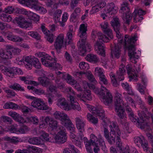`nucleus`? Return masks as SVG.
Wrapping results in <instances>:
<instances>
[{
	"instance_id": "7",
	"label": "nucleus",
	"mask_w": 153,
	"mask_h": 153,
	"mask_svg": "<svg viewBox=\"0 0 153 153\" xmlns=\"http://www.w3.org/2000/svg\"><path fill=\"white\" fill-rule=\"evenodd\" d=\"M89 110L94 115H97L99 118L102 120L105 123H106L108 119L105 117L104 111L102 109V107L98 105L96 107L89 105Z\"/></svg>"
},
{
	"instance_id": "24",
	"label": "nucleus",
	"mask_w": 153,
	"mask_h": 153,
	"mask_svg": "<svg viewBox=\"0 0 153 153\" xmlns=\"http://www.w3.org/2000/svg\"><path fill=\"white\" fill-rule=\"evenodd\" d=\"M117 9L118 8L115 6L114 3H111L107 6L105 11L107 13H110L112 15L113 14H115L117 13Z\"/></svg>"
},
{
	"instance_id": "23",
	"label": "nucleus",
	"mask_w": 153,
	"mask_h": 153,
	"mask_svg": "<svg viewBox=\"0 0 153 153\" xmlns=\"http://www.w3.org/2000/svg\"><path fill=\"white\" fill-rule=\"evenodd\" d=\"M56 105L62 109L67 111L70 110L69 105L65 99L63 98L59 99L56 102Z\"/></svg>"
},
{
	"instance_id": "62",
	"label": "nucleus",
	"mask_w": 153,
	"mask_h": 153,
	"mask_svg": "<svg viewBox=\"0 0 153 153\" xmlns=\"http://www.w3.org/2000/svg\"><path fill=\"white\" fill-rule=\"evenodd\" d=\"M15 120L20 123H23L26 122V120L23 117L19 114H18Z\"/></svg>"
},
{
	"instance_id": "21",
	"label": "nucleus",
	"mask_w": 153,
	"mask_h": 153,
	"mask_svg": "<svg viewBox=\"0 0 153 153\" xmlns=\"http://www.w3.org/2000/svg\"><path fill=\"white\" fill-rule=\"evenodd\" d=\"M10 47V45H7L6 47V51H2L0 52V56L1 58L6 59H10L12 58L13 55Z\"/></svg>"
},
{
	"instance_id": "29",
	"label": "nucleus",
	"mask_w": 153,
	"mask_h": 153,
	"mask_svg": "<svg viewBox=\"0 0 153 153\" xmlns=\"http://www.w3.org/2000/svg\"><path fill=\"white\" fill-rule=\"evenodd\" d=\"M120 153H139L137 150L135 148H132L131 150L129 146L127 145L123 149H120Z\"/></svg>"
},
{
	"instance_id": "14",
	"label": "nucleus",
	"mask_w": 153,
	"mask_h": 153,
	"mask_svg": "<svg viewBox=\"0 0 153 153\" xmlns=\"http://www.w3.org/2000/svg\"><path fill=\"white\" fill-rule=\"evenodd\" d=\"M15 21L18 26L22 28L27 29L32 26L31 22L27 21L24 17L22 16L16 17Z\"/></svg>"
},
{
	"instance_id": "59",
	"label": "nucleus",
	"mask_w": 153,
	"mask_h": 153,
	"mask_svg": "<svg viewBox=\"0 0 153 153\" xmlns=\"http://www.w3.org/2000/svg\"><path fill=\"white\" fill-rule=\"evenodd\" d=\"M14 8L12 6H8L5 7L3 12L6 13L11 14L13 13Z\"/></svg>"
},
{
	"instance_id": "16",
	"label": "nucleus",
	"mask_w": 153,
	"mask_h": 153,
	"mask_svg": "<svg viewBox=\"0 0 153 153\" xmlns=\"http://www.w3.org/2000/svg\"><path fill=\"white\" fill-rule=\"evenodd\" d=\"M111 24L116 33L117 37L118 39L121 38V35L119 31L120 23L119 19L117 17L114 18L111 22Z\"/></svg>"
},
{
	"instance_id": "26",
	"label": "nucleus",
	"mask_w": 153,
	"mask_h": 153,
	"mask_svg": "<svg viewBox=\"0 0 153 153\" xmlns=\"http://www.w3.org/2000/svg\"><path fill=\"white\" fill-rule=\"evenodd\" d=\"M100 26L101 27L104 29V32L111 39H112L113 36L112 34V31L111 29L108 28V24L107 22H105L102 23Z\"/></svg>"
},
{
	"instance_id": "32",
	"label": "nucleus",
	"mask_w": 153,
	"mask_h": 153,
	"mask_svg": "<svg viewBox=\"0 0 153 153\" xmlns=\"http://www.w3.org/2000/svg\"><path fill=\"white\" fill-rule=\"evenodd\" d=\"M68 83L73 85V86L75 88V89H76L77 91H82V88L80 85L79 84L77 83L76 81L74 79H69L68 80Z\"/></svg>"
},
{
	"instance_id": "57",
	"label": "nucleus",
	"mask_w": 153,
	"mask_h": 153,
	"mask_svg": "<svg viewBox=\"0 0 153 153\" xmlns=\"http://www.w3.org/2000/svg\"><path fill=\"white\" fill-rule=\"evenodd\" d=\"M70 105L72 108L74 110H77L78 111H80L81 110V108L77 102Z\"/></svg>"
},
{
	"instance_id": "9",
	"label": "nucleus",
	"mask_w": 153,
	"mask_h": 153,
	"mask_svg": "<svg viewBox=\"0 0 153 153\" xmlns=\"http://www.w3.org/2000/svg\"><path fill=\"white\" fill-rule=\"evenodd\" d=\"M45 120L52 130L58 131L61 128H63V127L58 125L56 120L49 116L45 117Z\"/></svg>"
},
{
	"instance_id": "41",
	"label": "nucleus",
	"mask_w": 153,
	"mask_h": 153,
	"mask_svg": "<svg viewBox=\"0 0 153 153\" xmlns=\"http://www.w3.org/2000/svg\"><path fill=\"white\" fill-rule=\"evenodd\" d=\"M142 82L144 84V86H143L140 83H138L137 85V88L138 91L142 94H145V90L146 89V85L145 84V82L143 80Z\"/></svg>"
},
{
	"instance_id": "33",
	"label": "nucleus",
	"mask_w": 153,
	"mask_h": 153,
	"mask_svg": "<svg viewBox=\"0 0 153 153\" xmlns=\"http://www.w3.org/2000/svg\"><path fill=\"white\" fill-rule=\"evenodd\" d=\"M38 81L39 84H41L43 87H46L50 84L49 79L46 77H40L38 78Z\"/></svg>"
},
{
	"instance_id": "61",
	"label": "nucleus",
	"mask_w": 153,
	"mask_h": 153,
	"mask_svg": "<svg viewBox=\"0 0 153 153\" xmlns=\"http://www.w3.org/2000/svg\"><path fill=\"white\" fill-rule=\"evenodd\" d=\"M85 74V72L82 71H75L74 73V75L76 78H81L82 77L83 75Z\"/></svg>"
},
{
	"instance_id": "43",
	"label": "nucleus",
	"mask_w": 153,
	"mask_h": 153,
	"mask_svg": "<svg viewBox=\"0 0 153 153\" xmlns=\"http://www.w3.org/2000/svg\"><path fill=\"white\" fill-rule=\"evenodd\" d=\"M10 68H7L3 65L0 64V70L1 72L7 76H9Z\"/></svg>"
},
{
	"instance_id": "4",
	"label": "nucleus",
	"mask_w": 153,
	"mask_h": 153,
	"mask_svg": "<svg viewBox=\"0 0 153 153\" xmlns=\"http://www.w3.org/2000/svg\"><path fill=\"white\" fill-rule=\"evenodd\" d=\"M111 126L112 127L110 133L106 128L104 129V136L108 142L110 144H114L115 142V139L118 142L120 141V136L121 131L119 126L114 123H113Z\"/></svg>"
},
{
	"instance_id": "36",
	"label": "nucleus",
	"mask_w": 153,
	"mask_h": 153,
	"mask_svg": "<svg viewBox=\"0 0 153 153\" xmlns=\"http://www.w3.org/2000/svg\"><path fill=\"white\" fill-rule=\"evenodd\" d=\"M0 19L4 22H11L12 18L10 15L5 13H2L0 16Z\"/></svg>"
},
{
	"instance_id": "8",
	"label": "nucleus",
	"mask_w": 153,
	"mask_h": 153,
	"mask_svg": "<svg viewBox=\"0 0 153 153\" xmlns=\"http://www.w3.org/2000/svg\"><path fill=\"white\" fill-rule=\"evenodd\" d=\"M29 98L34 99L31 104V105L34 108L40 110H46L48 109V107L40 99L36 98L32 96H29Z\"/></svg>"
},
{
	"instance_id": "18",
	"label": "nucleus",
	"mask_w": 153,
	"mask_h": 153,
	"mask_svg": "<svg viewBox=\"0 0 153 153\" xmlns=\"http://www.w3.org/2000/svg\"><path fill=\"white\" fill-rule=\"evenodd\" d=\"M64 39V36L62 34L59 35L56 39L54 46L58 53L60 52V49L63 47Z\"/></svg>"
},
{
	"instance_id": "35",
	"label": "nucleus",
	"mask_w": 153,
	"mask_h": 153,
	"mask_svg": "<svg viewBox=\"0 0 153 153\" xmlns=\"http://www.w3.org/2000/svg\"><path fill=\"white\" fill-rule=\"evenodd\" d=\"M61 116V119H59V120L61 121L63 125L67 122H68L69 123H71L69 118L67 114L62 112Z\"/></svg>"
},
{
	"instance_id": "40",
	"label": "nucleus",
	"mask_w": 153,
	"mask_h": 153,
	"mask_svg": "<svg viewBox=\"0 0 153 153\" xmlns=\"http://www.w3.org/2000/svg\"><path fill=\"white\" fill-rule=\"evenodd\" d=\"M32 60V65H33L36 68H41V64L37 58L33 56Z\"/></svg>"
},
{
	"instance_id": "11",
	"label": "nucleus",
	"mask_w": 153,
	"mask_h": 153,
	"mask_svg": "<svg viewBox=\"0 0 153 153\" xmlns=\"http://www.w3.org/2000/svg\"><path fill=\"white\" fill-rule=\"evenodd\" d=\"M55 137V141L58 143H63L66 142L67 140L65 129L63 127V128H61Z\"/></svg>"
},
{
	"instance_id": "58",
	"label": "nucleus",
	"mask_w": 153,
	"mask_h": 153,
	"mask_svg": "<svg viewBox=\"0 0 153 153\" xmlns=\"http://www.w3.org/2000/svg\"><path fill=\"white\" fill-rule=\"evenodd\" d=\"M79 67L81 69L86 70L88 69L89 66L88 63L82 62L79 63Z\"/></svg>"
},
{
	"instance_id": "47",
	"label": "nucleus",
	"mask_w": 153,
	"mask_h": 153,
	"mask_svg": "<svg viewBox=\"0 0 153 153\" xmlns=\"http://www.w3.org/2000/svg\"><path fill=\"white\" fill-rule=\"evenodd\" d=\"M82 96L83 97L85 98V99L89 100H91L92 99L91 91L89 90H87L85 91Z\"/></svg>"
},
{
	"instance_id": "6",
	"label": "nucleus",
	"mask_w": 153,
	"mask_h": 153,
	"mask_svg": "<svg viewBox=\"0 0 153 153\" xmlns=\"http://www.w3.org/2000/svg\"><path fill=\"white\" fill-rule=\"evenodd\" d=\"M56 58L53 59L49 55H46L41 58V61L42 64L46 66L61 70L62 67L60 64L56 62Z\"/></svg>"
},
{
	"instance_id": "39",
	"label": "nucleus",
	"mask_w": 153,
	"mask_h": 153,
	"mask_svg": "<svg viewBox=\"0 0 153 153\" xmlns=\"http://www.w3.org/2000/svg\"><path fill=\"white\" fill-rule=\"evenodd\" d=\"M28 149L33 153H42L43 151L42 149L33 146H28Z\"/></svg>"
},
{
	"instance_id": "46",
	"label": "nucleus",
	"mask_w": 153,
	"mask_h": 153,
	"mask_svg": "<svg viewBox=\"0 0 153 153\" xmlns=\"http://www.w3.org/2000/svg\"><path fill=\"white\" fill-rule=\"evenodd\" d=\"M146 12L141 8H137L135 9L134 12L132 14V16L134 17V15H139L142 16L146 14Z\"/></svg>"
},
{
	"instance_id": "17",
	"label": "nucleus",
	"mask_w": 153,
	"mask_h": 153,
	"mask_svg": "<svg viewBox=\"0 0 153 153\" xmlns=\"http://www.w3.org/2000/svg\"><path fill=\"white\" fill-rule=\"evenodd\" d=\"M123 105H119L115 106V111L117 113V114L120 119L124 120V122H122V121H121V123L123 125L125 123L126 124L128 125V123H126L125 120L126 114L125 112V110L123 108Z\"/></svg>"
},
{
	"instance_id": "42",
	"label": "nucleus",
	"mask_w": 153,
	"mask_h": 153,
	"mask_svg": "<svg viewBox=\"0 0 153 153\" xmlns=\"http://www.w3.org/2000/svg\"><path fill=\"white\" fill-rule=\"evenodd\" d=\"M33 9L36 11H39L40 13H45L47 12V10L45 8L39 6L36 4L35 5L33 6Z\"/></svg>"
},
{
	"instance_id": "50",
	"label": "nucleus",
	"mask_w": 153,
	"mask_h": 153,
	"mask_svg": "<svg viewBox=\"0 0 153 153\" xmlns=\"http://www.w3.org/2000/svg\"><path fill=\"white\" fill-rule=\"evenodd\" d=\"M70 122L71 123H69L68 122L66 123L65 124H64V126L68 127V129L70 131V132H75L74 126L72 123L71 120Z\"/></svg>"
},
{
	"instance_id": "38",
	"label": "nucleus",
	"mask_w": 153,
	"mask_h": 153,
	"mask_svg": "<svg viewBox=\"0 0 153 153\" xmlns=\"http://www.w3.org/2000/svg\"><path fill=\"white\" fill-rule=\"evenodd\" d=\"M86 117L87 120L92 123L95 124L98 123V120L97 118L94 117L90 113H88Z\"/></svg>"
},
{
	"instance_id": "22",
	"label": "nucleus",
	"mask_w": 153,
	"mask_h": 153,
	"mask_svg": "<svg viewBox=\"0 0 153 153\" xmlns=\"http://www.w3.org/2000/svg\"><path fill=\"white\" fill-rule=\"evenodd\" d=\"M73 27L72 25L69 26V29L66 34L65 38V43L66 45L71 44L73 41Z\"/></svg>"
},
{
	"instance_id": "1",
	"label": "nucleus",
	"mask_w": 153,
	"mask_h": 153,
	"mask_svg": "<svg viewBox=\"0 0 153 153\" xmlns=\"http://www.w3.org/2000/svg\"><path fill=\"white\" fill-rule=\"evenodd\" d=\"M87 27L85 25H81L79 27L78 34L80 37V39L77 43V45L79 47V54L82 56L84 55L87 51H89L91 47L90 44L87 42Z\"/></svg>"
},
{
	"instance_id": "52",
	"label": "nucleus",
	"mask_w": 153,
	"mask_h": 153,
	"mask_svg": "<svg viewBox=\"0 0 153 153\" xmlns=\"http://www.w3.org/2000/svg\"><path fill=\"white\" fill-rule=\"evenodd\" d=\"M99 83L102 85H107L108 83V81L105 75L99 77Z\"/></svg>"
},
{
	"instance_id": "64",
	"label": "nucleus",
	"mask_w": 153,
	"mask_h": 153,
	"mask_svg": "<svg viewBox=\"0 0 153 153\" xmlns=\"http://www.w3.org/2000/svg\"><path fill=\"white\" fill-rule=\"evenodd\" d=\"M27 130V127L25 125L21 126L18 129V132L21 134H24Z\"/></svg>"
},
{
	"instance_id": "51",
	"label": "nucleus",
	"mask_w": 153,
	"mask_h": 153,
	"mask_svg": "<svg viewBox=\"0 0 153 153\" xmlns=\"http://www.w3.org/2000/svg\"><path fill=\"white\" fill-rule=\"evenodd\" d=\"M95 73L99 77L105 75L103 69L99 67H97L95 68Z\"/></svg>"
},
{
	"instance_id": "19",
	"label": "nucleus",
	"mask_w": 153,
	"mask_h": 153,
	"mask_svg": "<svg viewBox=\"0 0 153 153\" xmlns=\"http://www.w3.org/2000/svg\"><path fill=\"white\" fill-rule=\"evenodd\" d=\"M33 56H24L22 59L19 61L18 62L19 64H21L23 62L25 65V67L29 70H30L32 68V62Z\"/></svg>"
},
{
	"instance_id": "28",
	"label": "nucleus",
	"mask_w": 153,
	"mask_h": 153,
	"mask_svg": "<svg viewBox=\"0 0 153 153\" xmlns=\"http://www.w3.org/2000/svg\"><path fill=\"white\" fill-rule=\"evenodd\" d=\"M115 106L119 105H124L123 101L122 99V98H121V94L117 90L115 91Z\"/></svg>"
},
{
	"instance_id": "20",
	"label": "nucleus",
	"mask_w": 153,
	"mask_h": 153,
	"mask_svg": "<svg viewBox=\"0 0 153 153\" xmlns=\"http://www.w3.org/2000/svg\"><path fill=\"white\" fill-rule=\"evenodd\" d=\"M75 121L79 131L83 132L84 131V126L85 125V122L83 118L81 116L76 117L75 118Z\"/></svg>"
},
{
	"instance_id": "30",
	"label": "nucleus",
	"mask_w": 153,
	"mask_h": 153,
	"mask_svg": "<svg viewBox=\"0 0 153 153\" xmlns=\"http://www.w3.org/2000/svg\"><path fill=\"white\" fill-rule=\"evenodd\" d=\"M86 58L88 61L93 63H96L100 61L99 59L96 55L92 54H88Z\"/></svg>"
},
{
	"instance_id": "12",
	"label": "nucleus",
	"mask_w": 153,
	"mask_h": 153,
	"mask_svg": "<svg viewBox=\"0 0 153 153\" xmlns=\"http://www.w3.org/2000/svg\"><path fill=\"white\" fill-rule=\"evenodd\" d=\"M134 141L135 143L138 146H141L144 151L147 152L149 149L148 142L143 136L135 137L134 138Z\"/></svg>"
},
{
	"instance_id": "37",
	"label": "nucleus",
	"mask_w": 153,
	"mask_h": 153,
	"mask_svg": "<svg viewBox=\"0 0 153 153\" xmlns=\"http://www.w3.org/2000/svg\"><path fill=\"white\" fill-rule=\"evenodd\" d=\"M25 1L24 5L32 9L33 6L35 5L38 2L37 0H25Z\"/></svg>"
},
{
	"instance_id": "54",
	"label": "nucleus",
	"mask_w": 153,
	"mask_h": 153,
	"mask_svg": "<svg viewBox=\"0 0 153 153\" xmlns=\"http://www.w3.org/2000/svg\"><path fill=\"white\" fill-rule=\"evenodd\" d=\"M33 92L34 93L39 95L45 94V91L41 88H35Z\"/></svg>"
},
{
	"instance_id": "53",
	"label": "nucleus",
	"mask_w": 153,
	"mask_h": 153,
	"mask_svg": "<svg viewBox=\"0 0 153 153\" xmlns=\"http://www.w3.org/2000/svg\"><path fill=\"white\" fill-rule=\"evenodd\" d=\"M28 34L37 40H39L40 39V36L36 32L30 31L28 32Z\"/></svg>"
},
{
	"instance_id": "13",
	"label": "nucleus",
	"mask_w": 153,
	"mask_h": 153,
	"mask_svg": "<svg viewBox=\"0 0 153 153\" xmlns=\"http://www.w3.org/2000/svg\"><path fill=\"white\" fill-rule=\"evenodd\" d=\"M130 115L128 116L131 121L133 122H137L138 123V127L142 129H145L147 125V123L142 116L138 118L135 116H134V114Z\"/></svg>"
},
{
	"instance_id": "10",
	"label": "nucleus",
	"mask_w": 153,
	"mask_h": 153,
	"mask_svg": "<svg viewBox=\"0 0 153 153\" xmlns=\"http://www.w3.org/2000/svg\"><path fill=\"white\" fill-rule=\"evenodd\" d=\"M120 12L126 15L125 22L126 24L129 25L132 16L131 13H129L130 9L128 6V3L126 2H124L122 5Z\"/></svg>"
},
{
	"instance_id": "3",
	"label": "nucleus",
	"mask_w": 153,
	"mask_h": 153,
	"mask_svg": "<svg viewBox=\"0 0 153 153\" xmlns=\"http://www.w3.org/2000/svg\"><path fill=\"white\" fill-rule=\"evenodd\" d=\"M91 36L93 39H94V40L96 38H98V39L94 45L95 50L99 54L103 57H105V50L102 42H108L109 40V38L103 35L102 33L95 31H92Z\"/></svg>"
},
{
	"instance_id": "44",
	"label": "nucleus",
	"mask_w": 153,
	"mask_h": 153,
	"mask_svg": "<svg viewBox=\"0 0 153 153\" xmlns=\"http://www.w3.org/2000/svg\"><path fill=\"white\" fill-rule=\"evenodd\" d=\"M28 141L29 143L33 144L38 145L41 143L40 139L38 137L30 138L29 139Z\"/></svg>"
},
{
	"instance_id": "15",
	"label": "nucleus",
	"mask_w": 153,
	"mask_h": 153,
	"mask_svg": "<svg viewBox=\"0 0 153 153\" xmlns=\"http://www.w3.org/2000/svg\"><path fill=\"white\" fill-rule=\"evenodd\" d=\"M118 42L115 44L114 48L112 49L111 55L114 56L117 59L119 58L121 54V49L123 44V39L119 40Z\"/></svg>"
},
{
	"instance_id": "2",
	"label": "nucleus",
	"mask_w": 153,
	"mask_h": 153,
	"mask_svg": "<svg viewBox=\"0 0 153 153\" xmlns=\"http://www.w3.org/2000/svg\"><path fill=\"white\" fill-rule=\"evenodd\" d=\"M137 37L134 36H130L127 35L125 36V42L123 44L124 48L128 50V55L130 61L134 64L137 63L136 59L139 58L138 55L135 51L136 49L134 45V42L137 39Z\"/></svg>"
},
{
	"instance_id": "48",
	"label": "nucleus",
	"mask_w": 153,
	"mask_h": 153,
	"mask_svg": "<svg viewBox=\"0 0 153 153\" xmlns=\"http://www.w3.org/2000/svg\"><path fill=\"white\" fill-rule=\"evenodd\" d=\"M10 88L13 89L15 90H18L22 91H24V89L22 88L19 84L15 83L12 85H11L9 86Z\"/></svg>"
},
{
	"instance_id": "49",
	"label": "nucleus",
	"mask_w": 153,
	"mask_h": 153,
	"mask_svg": "<svg viewBox=\"0 0 153 153\" xmlns=\"http://www.w3.org/2000/svg\"><path fill=\"white\" fill-rule=\"evenodd\" d=\"M7 37L8 39L16 42H20L23 40V39L22 38L18 36H7Z\"/></svg>"
},
{
	"instance_id": "5",
	"label": "nucleus",
	"mask_w": 153,
	"mask_h": 153,
	"mask_svg": "<svg viewBox=\"0 0 153 153\" xmlns=\"http://www.w3.org/2000/svg\"><path fill=\"white\" fill-rule=\"evenodd\" d=\"M93 91L95 93L101 96L102 101L105 105H108L112 102V97L106 87L102 85L100 89L95 87Z\"/></svg>"
},
{
	"instance_id": "63",
	"label": "nucleus",
	"mask_w": 153,
	"mask_h": 153,
	"mask_svg": "<svg viewBox=\"0 0 153 153\" xmlns=\"http://www.w3.org/2000/svg\"><path fill=\"white\" fill-rule=\"evenodd\" d=\"M46 35V38L47 41L50 43H52L54 39V36L53 34H50V33Z\"/></svg>"
},
{
	"instance_id": "55",
	"label": "nucleus",
	"mask_w": 153,
	"mask_h": 153,
	"mask_svg": "<svg viewBox=\"0 0 153 153\" xmlns=\"http://www.w3.org/2000/svg\"><path fill=\"white\" fill-rule=\"evenodd\" d=\"M86 75L87 78L91 82H93L94 83L97 82L94 75L91 72H88Z\"/></svg>"
},
{
	"instance_id": "31",
	"label": "nucleus",
	"mask_w": 153,
	"mask_h": 153,
	"mask_svg": "<svg viewBox=\"0 0 153 153\" xmlns=\"http://www.w3.org/2000/svg\"><path fill=\"white\" fill-rule=\"evenodd\" d=\"M83 140L87 152L89 153H93L92 149L91 147V145L92 144L91 142L88 140L87 138L85 137H83Z\"/></svg>"
},
{
	"instance_id": "60",
	"label": "nucleus",
	"mask_w": 153,
	"mask_h": 153,
	"mask_svg": "<svg viewBox=\"0 0 153 153\" xmlns=\"http://www.w3.org/2000/svg\"><path fill=\"white\" fill-rule=\"evenodd\" d=\"M98 140L97 137L93 134H92L90 135V141L92 143L93 145H96L97 144L96 142L98 141Z\"/></svg>"
},
{
	"instance_id": "56",
	"label": "nucleus",
	"mask_w": 153,
	"mask_h": 153,
	"mask_svg": "<svg viewBox=\"0 0 153 153\" xmlns=\"http://www.w3.org/2000/svg\"><path fill=\"white\" fill-rule=\"evenodd\" d=\"M28 121L33 123L36 125H38L39 123V120L38 119L34 117H28L27 118Z\"/></svg>"
},
{
	"instance_id": "45",
	"label": "nucleus",
	"mask_w": 153,
	"mask_h": 153,
	"mask_svg": "<svg viewBox=\"0 0 153 153\" xmlns=\"http://www.w3.org/2000/svg\"><path fill=\"white\" fill-rule=\"evenodd\" d=\"M0 119L2 121L7 124H11L13 122L12 120L10 117L5 116H1Z\"/></svg>"
},
{
	"instance_id": "27",
	"label": "nucleus",
	"mask_w": 153,
	"mask_h": 153,
	"mask_svg": "<svg viewBox=\"0 0 153 153\" xmlns=\"http://www.w3.org/2000/svg\"><path fill=\"white\" fill-rule=\"evenodd\" d=\"M125 68V66L123 65H120L119 70L117 72V77L119 81L124 79V75L126 71Z\"/></svg>"
},
{
	"instance_id": "34",
	"label": "nucleus",
	"mask_w": 153,
	"mask_h": 153,
	"mask_svg": "<svg viewBox=\"0 0 153 153\" xmlns=\"http://www.w3.org/2000/svg\"><path fill=\"white\" fill-rule=\"evenodd\" d=\"M23 72L22 70L20 68L16 67L10 68L9 77H12L14 74H21Z\"/></svg>"
},
{
	"instance_id": "25",
	"label": "nucleus",
	"mask_w": 153,
	"mask_h": 153,
	"mask_svg": "<svg viewBox=\"0 0 153 153\" xmlns=\"http://www.w3.org/2000/svg\"><path fill=\"white\" fill-rule=\"evenodd\" d=\"M126 68L127 74L130 78V80H131L132 79H134L135 80H137V76L135 71L134 70L132 69L128 65H127L126 66Z\"/></svg>"
}]
</instances>
